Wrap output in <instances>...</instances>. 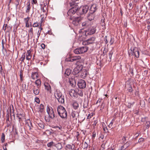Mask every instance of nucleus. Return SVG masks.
Masks as SVG:
<instances>
[{"label": "nucleus", "instance_id": "nucleus-63", "mask_svg": "<svg viewBox=\"0 0 150 150\" xmlns=\"http://www.w3.org/2000/svg\"><path fill=\"white\" fill-rule=\"evenodd\" d=\"M20 77H23L22 72L21 71L20 72Z\"/></svg>", "mask_w": 150, "mask_h": 150}, {"label": "nucleus", "instance_id": "nucleus-36", "mask_svg": "<svg viewBox=\"0 0 150 150\" xmlns=\"http://www.w3.org/2000/svg\"><path fill=\"white\" fill-rule=\"evenodd\" d=\"M27 124H28V125L29 127V128L30 129H31V127H32V125L30 120H28V122H27Z\"/></svg>", "mask_w": 150, "mask_h": 150}, {"label": "nucleus", "instance_id": "nucleus-62", "mask_svg": "<svg viewBox=\"0 0 150 150\" xmlns=\"http://www.w3.org/2000/svg\"><path fill=\"white\" fill-rule=\"evenodd\" d=\"M80 8L81 9V10L82 11V12H83V14H84V11H83V6L82 7H80Z\"/></svg>", "mask_w": 150, "mask_h": 150}, {"label": "nucleus", "instance_id": "nucleus-60", "mask_svg": "<svg viewBox=\"0 0 150 150\" xmlns=\"http://www.w3.org/2000/svg\"><path fill=\"white\" fill-rule=\"evenodd\" d=\"M113 53V52L112 51H110V52L109 53V55L112 56V54Z\"/></svg>", "mask_w": 150, "mask_h": 150}, {"label": "nucleus", "instance_id": "nucleus-34", "mask_svg": "<svg viewBox=\"0 0 150 150\" xmlns=\"http://www.w3.org/2000/svg\"><path fill=\"white\" fill-rule=\"evenodd\" d=\"M29 35H30L32 37L33 35V31L32 28H31L28 30Z\"/></svg>", "mask_w": 150, "mask_h": 150}, {"label": "nucleus", "instance_id": "nucleus-22", "mask_svg": "<svg viewBox=\"0 0 150 150\" xmlns=\"http://www.w3.org/2000/svg\"><path fill=\"white\" fill-rule=\"evenodd\" d=\"M90 22L89 21H86L83 22L82 23V26L86 27L89 26Z\"/></svg>", "mask_w": 150, "mask_h": 150}, {"label": "nucleus", "instance_id": "nucleus-56", "mask_svg": "<svg viewBox=\"0 0 150 150\" xmlns=\"http://www.w3.org/2000/svg\"><path fill=\"white\" fill-rule=\"evenodd\" d=\"M107 36H106L104 38L105 39V44H107L108 42V41L107 40Z\"/></svg>", "mask_w": 150, "mask_h": 150}, {"label": "nucleus", "instance_id": "nucleus-38", "mask_svg": "<svg viewBox=\"0 0 150 150\" xmlns=\"http://www.w3.org/2000/svg\"><path fill=\"white\" fill-rule=\"evenodd\" d=\"M5 136L4 133H3L1 135V142L3 143L4 142L5 140Z\"/></svg>", "mask_w": 150, "mask_h": 150}, {"label": "nucleus", "instance_id": "nucleus-40", "mask_svg": "<svg viewBox=\"0 0 150 150\" xmlns=\"http://www.w3.org/2000/svg\"><path fill=\"white\" fill-rule=\"evenodd\" d=\"M66 147L68 149H69V150H71L72 149V146L70 144H67L66 145Z\"/></svg>", "mask_w": 150, "mask_h": 150}, {"label": "nucleus", "instance_id": "nucleus-37", "mask_svg": "<svg viewBox=\"0 0 150 150\" xmlns=\"http://www.w3.org/2000/svg\"><path fill=\"white\" fill-rule=\"evenodd\" d=\"M74 58V59L76 61V60H77L79 59H81V57L80 56H75L74 57H73Z\"/></svg>", "mask_w": 150, "mask_h": 150}, {"label": "nucleus", "instance_id": "nucleus-14", "mask_svg": "<svg viewBox=\"0 0 150 150\" xmlns=\"http://www.w3.org/2000/svg\"><path fill=\"white\" fill-rule=\"evenodd\" d=\"M81 54L83 53L86 52L88 49V48L86 46H84L79 48Z\"/></svg>", "mask_w": 150, "mask_h": 150}, {"label": "nucleus", "instance_id": "nucleus-58", "mask_svg": "<svg viewBox=\"0 0 150 150\" xmlns=\"http://www.w3.org/2000/svg\"><path fill=\"white\" fill-rule=\"evenodd\" d=\"M144 140V139L143 138H141L139 139V140L138 142H141L143 141Z\"/></svg>", "mask_w": 150, "mask_h": 150}, {"label": "nucleus", "instance_id": "nucleus-50", "mask_svg": "<svg viewBox=\"0 0 150 150\" xmlns=\"http://www.w3.org/2000/svg\"><path fill=\"white\" fill-rule=\"evenodd\" d=\"M21 114H18L17 116V117L18 118L19 121H20L21 119Z\"/></svg>", "mask_w": 150, "mask_h": 150}, {"label": "nucleus", "instance_id": "nucleus-35", "mask_svg": "<svg viewBox=\"0 0 150 150\" xmlns=\"http://www.w3.org/2000/svg\"><path fill=\"white\" fill-rule=\"evenodd\" d=\"M88 107V103L87 101H84L83 105L84 108H87Z\"/></svg>", "mask_w": 150, "mask_h": 150}, {"label": "nucleus", "instance_id": "nucleus-27", "mask_svg": "<svg viewBox=\"0 0 150 150\" xmlns=\"http://www.w3.org/2000/svg\"><path fill=\"white\" fill-rule=\"evenodd\" d=\"M39 111L40 112H42L43 111L44 106L43 105L41 104L38 108Z\"/></svg>", "mask_w": 150, "mask_h": 150}, {"label": "nucleus", "instance_id": "nucleus-12", "mask_svg": "<svg viewBox=\"0 0 150 150\" xmlns=\"http://www.w3.org/2000/svg\"><path fill=\"white\" fill-rule=\"evenodd\" d=\"M69 93L71 97H77L78 96L77 92L74 89L70 90L69 91Z\"/></svg>", "mask_w": 150, "mask_h": 150}, {"label": "nucleus", "instance_id": "nucleus-29", "mask_svg": "<svg viewBox=\"0 0 150 150\" xmlns=\"http://www.w3.org/2000/svg\"><path fill=\"white\" fill-rule=\"evenodd\" d=\"M38 126L41 129H44V125L43 122L41 121L39 123H38Z\"/></svg>", "mask_w": 150, "mask_h": 150}, {"label": "nucleus", "instance_id": "nucleus-6", "mask_svg": "<svg viewBox=\"0 0 150 150\" xmlns=\"http://www.w3.org/2000/svg\"><path fill=\"white\" fill-rule=\"evenodd\" d=\"M132 53V55H134L135 57L138 58L139 57V52L138 49L136 47H134L132 50H131L130 53Z\"/></svg>", "mask_w": 150, "mask_h": 150}, {"label": "nucleus", "instance_id": "nucleus-59", "mask_svg": "<svg viewBox=\"0 0 150 150\" xmlns=\"http://www.w3.org/2000/svg\"><path fill=\"white\" fill-rule=\"evenodd\" d=\"M103 130H104V131L105 132H107V130H108V129L106 127H103Z\"/></svg>", "mask_w": 150, "mask_h": 150}, {"label": "nucleus", "instance_id": "nucleus-45", "mask_svg": "<svg viewBox=\"0 0 150 150\" xmlns=\"http://www.w3.org/2000/svg\"><path fill=\"white\" fill-rule=\"evenodd\" d=\"M71 116L73 118H74L75 117H76L75 112H72L71 113Z\"/></svg>", "mask_w": 150, "mask_h": 150}, {"label": "nucleus", "instance_id": "nucleus-28", "mask_svg": "<svg viewBox=\"0 0 150 150\" xmlns=\"http://www.w3.org/2000/svg\"><path fill=\"white\" fill-rule=\"evenodd\" d=\"M84 13H86L88 11L89 9L88 7L87 6H83Z\"/></svg>", "mask_w": 150, "mask_h": 150}, {"label": "nucleus", "instance_id": "nucleus-30", "mask_svg": "<svg viewBox=\"0 0 150 150\" xmlns=\"http://www.w3.org/2000/svg\"><path fill=\"white\" fill-rule=\"evenodd\" d=\"M76 13L78 14H79L80 15H81L83 14V12L81 10L80 7L78 9L76 8Z\"/></svg>", "mask_w": 150, "mask_h": 150}, {"label": "nucleus", "instance_id": "nucleus-26", "mask_svg": "<svg viewBox=\"0 0 150 150\" xmlns=\"http://www.w3.org/2000/svg\"><path fill=\"white\" fill-rule=\"evenodd\" d=\"M73 106L74 109L76 110L79 107V104L77 102H75L73 103Z\"/></svg>", "mask_w": 150, "mask_h": 150}, {"label": "nucleus", "instance_id": "nucleus-61", "mask_svg": "<svg viewBox=\"0 0 150 150\" xmlns=\"http://www.w3.org/2000/svg\"><path fill=\"white\" fill-rule=\"evenodd\" d=\"M2 70V66L0 64V72H1Z\"/></svg>", "mask_w": 150, "mask_h": 150}, {"label": "nucleus", "instance_id": "nucleus-9", "mask_svg": "<svg viewBox=\"0 0 150 150\" xmlns=\"http://www.w3.org/2000/svg\"><path fill=\"white\" fill-rule=\"evenodd\" d=\"M78 85L79 88H83L86 86V82L84 80L81 79L78 81Z\"/></svg>", "mask_w": 150, "mask_h": 150}, {"label": "nucleus", "instance_id": "nucleus-32", "mask_svg": "<svg viewBox=\"0 0 150 150\" xmlns=\"http://www.w3.org/2000/svg\"><path fill=\"white\" fill-rule=\"evenodd\" d=\"M25 53L24 52L22 54V57L20 58V60L22 62H23L24 59H25Z\"/></svg>", "mask_w": 150, "mask_h": 150}, {"label": "nucleus", "instance_id": "nucleus-18", "mask_svg": "<svg viewBox=\"0 0 150 150\" xmlns=\"http://www.w3.org/2000/svg\"><path fill=\"white\" fill-rule=\"evenodd\" d=\"M30 18L28 17L26 18H25L24 19V21L25 23V27L27 28H28L29 27V21Z\"/></svg>", "mask_w": 150, "mask_h": 150}, {"label": "nucleus", "instance_id": "nucleus-55", "mask_svg": "<svg viewBox=\"0 0 150 150\" xmlns=\"http://www.w3.org/2000/svg\"><path fill=\"white\" fill-rule=\"evenodd\" d=\"M41 46L43 49H44L45 48V45L44 44H42L41 45Z\"/></svg>", "mask_w": 150, "mask_h": 150}, {"label": "nucleus", "instance_id": "nucleus-42", "mask_svg": "<svg viewBox=\"0 0 150 150\" xmlns=\"http://www.w3.org/2000/svg\"><path fill=\"white\" fill-rule=\"evenodd\" d=\"M67 61H70V62H74V61H75V60L74 59V58L73 57H71L70 58H69L68 59Z\"/></svg>", "mask_w": 150, "mask_h": 150}, {"label": "nucleus", "instance_id": "nucleus-4", "mask_svg": "<svg viewBox=\"0 0 150 150\" xmlns=\"http://www.w3.org/2000/svg\"><path fill=\"white\" fill-rule=\"evenodd\" d=\"M83 66L82 65H78L74 69L73 72L75 74L79 73L83 69Z\"/></svg>", "mask_w": 150, "mask_h": 150}, {"label": "nucleus", "instance_id": "nucleus-48", "mask_svg": "<svg viewBox=\"0 0 150 150\" xmlns=\"http://www.w3.org/2000/svg\"><path fill=\"white\" fill-rule=\"evenodd\" d=\"M32 0V4L33 5L34 4H37V0Z\"/></svg>", "mask_w": 150, "mask_h": 150}, {"label": "nucleus", "instance_id": "nucleus-41", "mask_svg": "<svg viewBox=\"0 0 150 150\" xmlns=\"http://www.w3.org/2000/svg\"><path fill=\"white\" fill-rule=\"evenodd\" d=\"M114 42V38H111L110 40V43L111 45Z\"/></svg>", "mask_w": 150, "mask_h": 150}, {"label": "nucleus", "instance_id": "nucleus-49", "mask_svg": "<svg viewBox=\"0 0 150 150\" xmlns=\"http://www.w3.org/2000/svg\"><path fill=\"white\" fill-rule=\"evenodd\" d=\"M41 33V30H39L37 33V40L38 39Z\"/></svg>", "mask_w": 150, "mask_h": 150}, {"label": "nucleus", "instance_id": "nucleus-19", "mask_svg": "<svg viewBox=\"0 0 150 150\" xmlns=\"http://www.w3.org/2000/svg\"><path fill=\"white\" fill-rule=\"evenodd\" d=\"M59 102L62 104L64 103V97L63 96H62L60 98L57 99Z\"/></svg>", "mask_w": 150, "mask_h": 150}, {"label": "nucleus", "instance_id": "nucleus-5", "mask_svg": "<svg viewBox=\"0 0 150 150\" xmlns=\"http://www.w3.org/2000/svg\"><path fill=\"white\" fill-rule=\"evenodd\" d=\"M96 40V38L95 37H92L87 40L83 42V45H88L91 44H93L94 42Z\"/></svg>", "mask_w": 150, "mask_h": 150}, {"label": "nucleus", "instance_id": "nucleus-1", "mask_svg": "<svg viewBox=\"0 0 150 150\" xmlns=\"http://www.w3.org/2000/svg\"><path fill=\"white\" fill-rule=\"evenodd\" d=\"M57 111L59 116L62 118H67V113L65 108L62 106L60 105L57 107Z\"/></svg>", "mask_w": 150, "mask_h": 150}, {"label": "nucleus", "instance_id": "nucleus-3", "mask_svg": "<svg viewBox=\"0 0 150 150\" xmlns=\"http://www.w3.org/2000/svg\"><path fill=\"white\" fill-rule=\"evenodd\" d=\"M47 110L49 117L52 119H53L55 117V116L53 109L52 108H50L48 107L47 108Z\"/></svg>", "mask_w": 150, "mask_h": 150}, {"label": "nucleus", "instance_id": "nucleus-24", "mask_svg": "<svg viewBox=\"0 0 150 150\" xmlns=\"http://www.w3.org/2000/svg\"><path fill=\"white\" fill-rule=\"evenodd\" d=\"M71 70L69 69H67L66 70L64 74L66 76V75L69 76L71 74Z\"/></svg>", "mask_w": 150, "mask_h": 150}, {"label": "nucleus", "instance_id": "nucleus-13", "mask_svg": "<svg viewBox=\"0 0 150 150\" xmlns=\"http://www.w3.org/2000/svg\"><path fill=\"white\" fill-rule=\"evenodd\" d=\"M54 95L55 97L57 99L62 96V93L59 90H56L54 92Z\"/></svg>", "mask_w": 150, "mask_h": 150}, {"label": "nucleus", "instance_id": "nucleus-31", "mask_svg": "<svg viewBox=\"0 0 150 150\" xmlns=\"http://www.w3.org/2000/svg\"><path fill=\"white\" fill-rule=\"evenodd\" d=\"M55 146L58 149H62V146L61 143H58L55 145Z\"/></svg>", "mask_w": 150, "mask_h": 150}, {"label": "nucleus", "instance_id": "nucleus-20", "mask_svg": "<svg viewBox=\"0 0 150 150\" xmlns=\"http://www.w3.org/2000/svg\"><path fill=\"white\" fill-rule=\"evenodd\" d=\"M88 19L89 21H91L93 20L94 18V16L93 13H88L87 16Z\"/></svg>", "mask_w": 150, "mask_h": 150}, {"label": "nucleus", "instance_id": "nucleus-15", "mask_svg": "<svg viewBox=\"0 0 150 150\" xmlns=\"http://www.w3.org/2000/svg\"><path fill=\"white\" fill-rule=\"evenodd\" d=\"M25 55L26 56V59L27 60H29L31 59L32 55L31 54V51L30 50L27 51Z\"/></svg>", "mask_w": 150, "mask_h": 150}, {"label": "nucleus", "instance_id": "nucleus-21", "mask_svg": "<svg viewBox=\"0 0 150 150\" xmlns=\"http://www.w3.org/2000/svg\"><path fill=\"white\" fill-rule=\"evenodd\" d=\"M27 9L26 11V13H28L30 11V2L29 1L27 4Z\"/></svg>", "mask_w": 150, "mask_h": 150}, {"label": "nucleus", "instance_id": "nucleus-39", "mask_svg": "<svg viewBox=\"0 0 150 150\" xmlns=\"http://www.w3.org/2000/svg\"><path fill=\"white\" fill-rule=\"evenodd\" d=\"M54 143L53 142H51L48 143L47 144V146L49 147H51L53 145Z\"/></svg>", "mask_w": 150, "mask_h": 150}, {"label": "nucleus", "instance_id": "nucleus-51", "mask_svg": "<svg viewBox=\"0 0 150 150\" xmlns=\"http://www.w3.org/2000/svg\"><path fill=\"white\" fill-rule=\"evenodd\" d=\"M84 148H86L88 147V144L86 142H85L84 143Z\"/></svg>", "mask_w": 150, "mask_h": 150}, {"label": "nucleus", "instance_id": "nucleus-25", "mask_svg": "<svg viewBox=\"0 0 150 150\" xmlns=\"http://www.w3.org/2000/svg\"><path fill=\"white\" fill-rule=\"evenodd\" d=\"M39 88H34L33 89V93L36 95H38L40 92L39 90L38 89Z\"/></svg>", "mask_w": 150, "mask_h": 150}, {"label": "nucleus", "instance_id": "nucleus-52", "mask_svg": "<svg viewBox=\"0 0 150 150\" xmlns=\"http://www.w3.org/2000/svg\"><path fill=\"white\" fill-rule=\"evenodd\" d=\"M35 101L38 103H39L40 102V100L38 98L36 97L35 98Z\"/></svg>", "mask_w": 150, "mask_h": 150}, {"label": "nucleus", "instance_id": "nucleus-44", "mask_svg": "<svg viewBox=\"0 0 150 150\" xmlns=\"http://www.w3.org/2000/svg\"><path fill=\"white\" fill-rule=\"evenodd\" d=\"M78 94L81 96H83V93L80 90H79L78 92Z\"/></svg>", "mask_w": 150, "mask_h": 150}, {"label": "nucleus", "instance_id": "nucleus-46", "mask_svg": "<svg viewBox=\"0 0 150 150\" xmlns=\"http://www.w3.org/2000/svg\"><path fill=\"white\" fill-rule=\"evenodd\" d=\"M113 122H114V120L113 119L111 121V122L110 123V124L108 125V127L110 128H111L112 127V125L113 123Z\"/></svg>", "mask_w": 150, "mask_h": 150}, {"label": "nucleus", "instance_id": "nucleus-57", "mask_svg": "<svg viewBox=\"0 0 150 150\" xmlns=\"http://www.w3.org/2000/svg\"><path fill=\"white\" fill-rule=\"evenodd\" d=\"M56 127V128H58L59 130H61L62 129V127L61 126H57Z\"/></svg>", "mask_w": 150, "mask_h": 150}, {"label": "nucleus", "instance_id": "nucleus-2", "mask_svg": "<svg viewBox=\"0 0 150 150\" xmlns=\"http://www.w3.org/2000/svg\"><path fill=\"white\" fill-rule=\"evenodd\" d=\"M69 19L72 21V24L75 26L78 25L80 22L83 19L81 16H75L70 17Z\"/></svg>", "mask_w": 150, "mask_h": 150}, {"label": "nucleus", "instance_id": "nucleus-10", "mask_svg": "<svg viewBox=\"0 0 150 150\" xmlns=\"http://www.w3.org/2000/svg\"><path fill=\"white\" fill-rule=\"evenodd\" d=\"M76 8H72L70 9L67 12L68 16H70V17L73 16V15L76 13Z\"/></svg>", "mask_w": 150, "mask_h": 150}, {"label": "nucleus", "instance_id": "nucleus-17", "mask_svg": "<svg viewBox=\"0 0 150 150\" xmlns=\"http://www.w3.org/2000/svg\"><path fill=\"white\" fill-rule=\"evenodd\" d=\"M38 76V74L37 72H33L32 73L31 77L32 79L35 80Z\"/></svg>", "mask_w": 150, "mask_h": 150}, {"label": "nucleus", "instance_id": "nucleus-47", "mask_svg": "<svg viewBox=\"0 0 150 150\" xmlns=\"http://www.w3.org/2000/svg\"><path fill=\"white\" fill-rule=\"evenodd\" d=\"M39 24L38 22H35L33 23V27H35L38 26Z\"/></svg>", "mask_w": 150, "mask_h": 150}, {"label": "nucleus", "instance_id": "nucleus-8", "mask_svg": "<svg viewBox=\"0 0 150 150\" xmlns=\"http://www.w3.org/2000/svg\"><path fill=\"white\" fill-rule=\"evenodd\" d=\"M88 73L87 70L85 68H83L79 73V75L82 78L84 79L86 77Z\"/></svg>", "mask_w": 150, "mask_h": 150}, {"label": "nucleus", "instance_id": "nucleus-11", "mask_svg": "<svg viewBox=\"0 0 150 150\" xmlns=\"http://www.w3.org/2000/svg\"><path fill=\"white\" fill-rule=\"evenodd\" d=\"M97 9V6L96 4H92L89 9V13H93L96 11Z\"/></svg>", "mask_w": 150, "mask_h": 150}, {"label": "nucleus", "instance_id": "nucleus-43", "mask_svg": "<svg viewBox=\"0 0 150 150\" xmlns=\"http://www.w3.org/2000/svg\"><path fill=\"white\" fill-rule=\"evenodd\" d=\"M150 124L149 121H147L146 122V128L148 129L149 127V125Z\"/></svg>", "mask_w": 150, "mask_h": 150}, {"label": "nucleus", "instance_id": "nucleus-23", "mask_svg": "<svg viewBox=\"0 0 150 150\" xmlns=\"http://www.w3.org/2000/svg\"><path fill=\"white\" fill-rule=\"evenodd\" d=\"M35 83L37 85V88H39L40 86L41 81L40 79H38L35 81Z\"/></svg>", "mask_w": 150, "mask_h": 150}, {"label": "nucleus", "instance_id": "nucleus-7", "mask_svg": "<svg viewBox=\"0 0 150 150\" xmlns=\"http://www.w3.org/2000/svg\"><path fill=\"white\" fill-rule=\"evenodd\" d=\"M96 31L95 27H90L86 32V34L92 35Z\"/></svg>", "mask_w": 150, "mask_h": 150}, {"label": "nucleus", "instance_id": "nucleus-64", "mask_svg": "<svg viewBox=\"0 0 150 150\" xmlns=\"http://www.w3.org/2000/svg\"><path fill=\"white\" fill-rule=\"evenodd\" d=\"M3 148L4 150H7L6 147L3 146Z\"/></svg>", "mask_w": 150, "mask_h": 150}, {"label": "nucleus", "instance_id": "nucleus-16", "mask_svg": "<svg viewBox=\"0 0 150 150\" xmlns=\"http://www.w3.org/2000/svg\"><path fill=\"white\" fill-rule=\"evenodd\" d=\"M45 89L50 93L51 92V87L50 85L47 83H45L44 84Z\"/></svg>", "mask_w": 150, "mask_h": 150}, {"label": "nucleus", "instance_id": "nucleus-33", "mask_svg": "<svg viewBox=\"0 0 150 150\" xmlns=\"http://www.w3.org/2000/svg\"><path fill=\"white\" fill-rule=\"evenodd\" d=\"M80 50H79V48H76V49H75L74 50V52L75 54H81V53H80Z\"/></svg>", "mask_w": 150, "mask_h": 150}, {"label": "nucleus", "instance_id": "nucleus-54", "mask_svg": "<svg viewBox=\"0 0 150 150\" xmlns=\"http://www.w3.org/2000/svg\"><path fill=\"white\" fill-rule=\"evenodd\" d=\"M128 90L129 92H132V91H133V90H132V88L130 86L129 88H128Z\"/></svg>", "mask_w": 150, "mask_h": 150}, {"label": "nucleus", "instance_id": "nucleus-53", "mask_svg": "<svg viewBox=\"0 0 150 150\" xmlns=\"http://www.w3.org/2000/svg\"><path fill=\"white\" fill-rule=\"evenodd\" d=\"M132 105V104L131 103H128L127 105V107H128L129 108H131Z\"/></svg>", "mask_w": 150, "mask_h": 150}]
</instances>
